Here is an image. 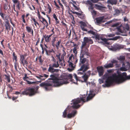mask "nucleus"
Masks as SVG:
<instances>
[{
  "label": "nucleus",
  "instance_id": "31",
  "mask_svg": "<svg viewBox=\"0 0 130 130\" xmlns=\"http://www.w3.org/2000/svg\"><path fill=\"white\" fill-rule=\"evenodd\" d=\"M72 2H70V4H71L73 5V7L75 8L74 9L77 10H79V8H78L77 6L75 5L76 4V3L74 1H72Z\"/></svg>",
  "mask_w": 130,
  "mask_h": 130
},
{
  "label": "nucleus",
  "instance_id": "28",
  "mask_svg": "<svg viewBox=\"0 0 130 130\" xmlns=\"http://www.w3.org/2000/svg\"><path fill=\"white\" fill-rule=\"evenodd\" d=\"M107 2V3L111 4L112 5H116L117 3V0H108Z\"/></svg>",
  "mask_w": 130,
  "mask_h": 130
},
{
  "label": "nucleus",
  "instance_id": "40",
  "mask_svg": "<svg viewBox=\"0 0 130 130\" xmlns=\"http://www.w3.org/2000/svg\"><path fill=\"white\" fill-rule=\"evenodd\" d=\"M38 59L39 60V62L41 64H42L43 62V60H42V56L41 55L40 56L38 57Z\"/></svg>",
  "mask_w": 130,
  "mask_h": 130
},
{
  "label": "nucleus",
  "instance_id": "45",
  "mask_svg": "<svg viewBox=\"0 0 130 130\" xmlns=\"http://www.w3.org/2000/svg\"><path fill=\"white\" fill-rule=\"evenodd\" d=\"M91 12L93 15H95L96 13V12L94 10H91Z\"/></svg>",
  "mask_w": 130,
  "mask_h": 130
},
{
  "label": "nucleus",
  "instance_id": "11",
  "mask_svg": "<svg viewBox=\"0 0 130 130\" xmlns=\"http://www.w3.org/2000/svg\"><path fill=\"white\" fill-rule=\"evenodd\" d=\"M111 63H109L108 64H105L104 67L106 68H112L114 67V64H117V63L118 62L117 60L113 59L111 61Z\"/></svg>",
  "mask_w": 130,
  "mask_h": 130
},
{
  "label": "nucleus",
  "instance_id": "33",
  "mask_svg": "<svg viewBox=\"0 0 130 130\" xmlns=\"http://www.w3.org/2000/svg\"><path fill=\"white\" fill-rule=\"evenodd\" d=\"M31 19H32V20H33V22H34V24H35V25L36 26V27H37V25H38V26H39V27H40V25L38 23L37 21H36V20L35 19H34V18H31Z\"/></svg>",
  "mask_w": 130,
  "mask_h": 130
},
{
  "label": "nucleus",
  "instance_id": "61",
  "mask_svg": "<svg viewBox=\"0 0 130 130\" xmlns=\"http://www.w3.org/2000/svg\"><path fill=\"white\" fill-rule=\"evenodd\" d=\"M93 3H96L99 1V0H90Z\"/></svg>",
  "mask_w": 130,
  "mask_h": 130
},
{
  "label": "nucleus",
  "instance_id": "29",
  "mask_svg": "<svg viewBox=\"0 0 130 130\" xmlns=\"http://www.w3.org/2000/svg\"><path fill=\"white\" fill-rule=\"evenodd\" d=\"M12 60L13 61L14 60H15L14 62H17V55L15 54V53L14 52H13L12 53Z\"/></svg>",
  "mask_w": 130,
  "mask_h": 130
},
{
  "label": "nucleus",
  "instance_id": "3",
  "mask_svg": "<svg viewBox=\"0 0 130 130\" xmlns=\"http://www.w3.org/2000/svg\"><path fill=\"white\" fill-rule=\"evenodd\" d=\"M86 58L84 57L83 55H80L78 64L80 68L77 71L78 74L83 75L84 73L90 68L89 64Z\"/></svg>",
  "mask_w": 130,
  "mask_h": 130
},
{
  "label": "nucleus",
  "instance_id": "35",
  "mask_svg": "<svg viewBox=\"0 0 130 130\" xmlns=\"http://www.w3.org/2000/svg\"><path fill=\"white\" fill-rule=\"evenodd\" d=\"M53 18L55 19V20L56 21V24H59V21L58 20L56 15L54 13L53 14Z\"/></svg>",
  "mask_w": 130,
  "mask_h": 130
},
{
  "label": "nucleus",
  "instance_id": "37",
  "mask_svg": "<svg viewBox=\"0 0 130 130\" xmlns=\"http://www.w3.org/2000/svg\"><path fill=\"white\" fill-rule=\"evenodd\" d=\"M108 40H109V39H107L105 38H103V37H102V38L101 39V40L104 42L105 43L107 44H109V43L107 42V41Z\"/></svg>",
  "mask_w": 130,
  "mask_h": 130
},
{
  "label": "nucleus",
  "instance_id": "13",
  "mask_svg": "<svg viewBox=\"0 0 130 130\" xmlns=\"http://www.w3.org/2000/svg\"><path fill=\"white\" fill-rule=\"evenodd\" d=\"M37 15L39 19L40 20L41 19L42 20V21L40 20V21L42 23H43V22H45L46 23L45 26H46V28L47 29L48 26V22L44 18H43L42 16H41L40 12H39L38 9L37 10Z\"/></svg>",
  "mask_w": 130,
  "mask_h": 130
},
{
  "label": "nucleus",
  "instance_id": "41",
  "mask_svg": "<svg viewBox=\"0 0 130 130\" xmlns=\"http://www.w3.org/2000/svg\"><path fill=\"white\" fill-rule=\"evenodd\" d=\"M8 3H5L4 4L3 8L5 10H6L8 9Z\"/></svg>",
  "mask_w": 130,
  "mask_h": 130
},
{
  "label": "nucleus",
  "instance_id": "18",
  "mask_svg": "<svg viewBox=\"0 0 130 130\" xmlns=\"http://www.w3.org/2000/svg\"><path fill=\"white\" fill-rule=\"evenodd\" d=\"M80 27L82 30L84 31H87V30L85 28V27L87 26L86 23L83 21H81L80 22Z\"/></svg>",
  "mask_w": 130,
  "mask_h": 130
},
{
  "label": "nucleus",
  "instance_id": "39",
  "mask_svg": "<svg viewBox=\"0 0 130 130\" xmlns=\"http://www.w3.org/2000/svg\"><path fill=\"white\" fill-rule=\"evenodd\" d=\"M0 15L2 17V18L4 20H5V18L4 16L5 15V14L3 13L1 9H0Z\"/></svg>",
  "mask_w": 130,
  "mask_h": 130
},
{
  "label": "nucleus",
  "instance_id": "59",
  "mask_svg": "<svg viewBox=\"0 0 130 130\" xmlns=\"http://www.w3.org/2000/svg\"><path fill=\"white\" fill-rule=\"evenodd\" d=\"M60 53H59L58 54H56V57L57 58L59 59H60Z\"/></svg>",
  "mask_w": 130,
  "mask_h": 130
},
{
  "label": "nucleus",
  "instance_id": "23",
  "mask_svg": "<svg viewBox=\"0 0 130 130\" xmlns=\"http://www.w3.org/2000/svg\"><path fill=\"white\" fill-rule=\"evenodd\" d=\"M26 29L27 32L28 33L31 32V34L33 36L34 31L33 29L31 27L28 26L26 27Z\"/></svg>",
  "mask_w": 130,
  "mask_h": 130
},
{
  "label": "nucleus",
  "instance_id": "55",
  "mask_svg": "<svg viewBox=\"0 0 130 130\" xmlns=\"http://www.w3.org/2000/svg\"><path fill=\"white\" fill-rule=\"evenodd\" d=\"M52 53L51 51H50V50H48L47 51V52L46 53V54L47 55H50L51 53Z\"/></svg>",
  "mask_w": 130,
  "mask_h": 130
},
{
  "label": "nucleus",
  "instance_id": "25",
  "mask_svg": "<svg viewBox=\"0 0 130 130\" xmlns=\"http://www.w3.org/2000/svg\"><path fill=\"white\" fill-rule=\"evenodd\" d=\"M87 2L88 4L90 5L88 7L89 10H93L94 8V7H93V4L91 3V1H87Z\"/></svg>",
  "mask_w": 130,
  "mask_h": 130
},
{
  "label": "nucleus",
  "instance_id": "57",
  "mask_svg": "<svg viewBox=\"0 0 130 130\" xmlns=\"http://www.w3.org/2000/svg\"><path fill=\"white\" fill-rule=\"evenodd\" d=\"M99 83L100 84H102L104 83V81L103 80L101 79H100L99 80Z\"/></svg>",
  "mask_w": 130,
  "mask_h": 130
},
{
  "label": "nucleus",
  "instance_id": "15",
  "mask_svg": "<svg viewBox=\"0 0 130 130\" xmlns=\"http://www.w3.org/2000/svg\"><path fill=\"white\" fill-rule=\"evenodd\" d=\"M95 6L96 9L102 11H104L105 10V9H107L106 7L102 6L97 4H95Z\"/></svg>",
  "mask_w": 130,
  "mask_h": 130
},
{
  "label": "nucleus",
  "instance_id": "46",
  "mask_svg": "<svg viewBox=\"0 0 130 130\" xmlns=\"http://www.w3.org/2000/svg\"><path fill=\"white\" fill-rule=\"evenodd\" d=\"M119 59L121 61H124L125 59V57L124 56H120L119 58Z\"/></svg>",
  "mask_w": 130,
  "mask_h": 130
},
{
  "label": "nucleus",
  "instance_id": "49",
  "mask_svg": "<svg viewBox=\"0 0 130 130\" xmlns=\"http://www.w3.org/2000/svg\"><path fill=\"white\" fill-rule=\"evenodd\" d=\"M115 12L116 14H119L120 13V10L118 9H116L115 11Z\"/></svg>",
  "mask_w": 130,
  "mask_h": 130
},
{
  "label": "nucleus",
  "instance_id": "19",
  "mask_svg": "<svg viewBox=\"0 0 130 130\" xmlns=\"http://www.w3.org/2000/svg\"><path fill=\"white\" fill-rule=\"evenodd\" d=\"M70 12L73 13L74 14H76L78 15L79 16V17L80 19H82L84 18V14H82L83 12H82L81 13H80L77 12L72 11V10H70Z\"/></svg>",
  "mask_w": 130,
  "mask_h": 130
},
{
  "label": "nucleus",
  "instance_id": "54",
  "mask_svg": "<svg viewBox=\"0 0 130 130\" xmlns=\"http://www.w3.org/2000/svg\"><path fill=\"white\" fill-rule=\"evenodd\" d=\"M51 57L52 58V61L54 62H56L57 61H56V59L55 58L54 56L52 55L51 56Z\"/></svg>",
  "mask_w": 130,
  "mask_h": 130
},
{
  "label": "nucleus",
  "instance_id": "52",
  "mask_svg": "<svg viewBox=\"0 0 130 130\" xmlns=\"http://www.w3.org/2000/svg\"><path fill=\"white\" fill-rule=\"evenodd\" d=\"M67 7H68V10L69 11H68V13H69V14L70 15H71L73 17V15H72V14L71 13H70V12L69 11L70 10H70H70V7H69V6H68Z\"/></svg>",
  "mask_w": 130,
  "mask_h": 130
},
{
  "label": "nucleus",
  "instance_id": "34",
  "mask_svg": "<svg viewBox=\"0 0 130 130\" xmlns=\"http://www.w3.org/2000/svg\"><path fill=\"white\" fill-rule=\"evenodd\" d=\"M93 38H96V39H98L99 40H101L102 37H100V35L98 34H95V35L93 37Z\"/></svg>",
  "mask_w": 130,
  "mask_h": 130
},
{
  "label": "nucleus",
  "instance_id": "9",
  "mask_svg": "<svg viewBox=\"0 0 130 130\" xmlns=\"http://www.w3.org/2000/svg\"><path fill=\"white\" fill-rule=\"evenodd\" d=\"M56 37H53L51 42V45L54 47H56L57 49H58L61 42L60 40L59 41L56 43V44H55V42L56 41Z\"/></svg>",
  "mask_w": 130,
  "mask_h": 130
},
{
  "label": "nucleus",
  "instance_id": "4",
  "mask_svg": "<svg viewBox=\"0 0 130 130\" xmlns=\"http://www.w3.org/2000/svg\"><path fill=\"white\" fill-rule=\"evenodd\" d=\"M86 96V95L85 94L83 95H82V98L72 100V102H73L71 103V104L72 105L71 107L74 109H77L79 108L84 102H86V101H85Z\"/></svg>",
  "mask_w": 130,
  "mask_h": 130
},
{
  "label": "nucleus",
  "instance_id": "20",
  "mask_svg": "<svg viewBox=\"0 0 130 130\" xmlns=\"http://www.w3.org/2000/svg\"><path fill=\"white\" fill-rule=\"evenodd\" d=\"M68 62L69 63V67L71 68H68V70L70 71H72L74 69V67L73 66V64L69 61H68Z\"/></svg>",
  "mask_w": 130,
  "mask_h": 130
},
{
  "label": "nucleus",
  "instance_id": "64",
  "mask_svg": "<svg viewBox=\"0 0 130 130\" xmlns=\"http://www.w3.org/2000/svg\"><path fill=\"white\" fill-rule=\"evenodd\" d=\"M74 77L76 79V80L77 81L78 80H79V77L77 76V75L76 74H75L74 75Z\"/></svg>",
  "mask_w": 130,
  "mask_h": 130
},
{
  "label": "nucleus",
  "instance_id": "51",
  "mask_svg": "<svg viewBox=\"0 0 130 130\" xmlns=\"http://www.w3.org/2000/svg\"><path fill=\"white\" fill-rule=\"evenodd\" d=\"M120 70L122 71H125L127 70V69L126 68L123 67H121L120 68Z\"/></svg>",
  "mask_w": 130,
  "mask_h": 130
},
{
  "label": "nucleus",
  "instance_id": "24",
  "mask_svg": "<svg viewBox=\"0 0 130 130\" xmlns=\"http://www.w3.org/2000/svg\"><path fill=\"white\" fill-rule=\"evenodd\" d=\"M120 46L118 44H115L113 46L111 47V50L113 51H116L117 50L120 48Z\"/></svg>",
  "mask_w": 130,
  "mask_h": 130
},
{
  "label": "nucleus",
  "instance_id": "26",
  "mask_svg": "<svg viewBox=\"0 0 130 130\" xmlns=\"http://www.w3.org/2000/svg\"><path fill=\"white\" fill-rule=\"evenodd\" d=\"M5 29L7 30L8 29H10L11 28V26L8 21H6L5 22Z\"/></svg>",
  "mask_w": 130,
  "mask_h": 130
},
{
  "label": "nucleus",
  "instance_id": "48",
  "mask_svg": "<svg viewBox=\"0 0 130 130\" xmlns=\"http://www.w3.org/2000/svg\"><path fill=\"white\" fill-rule=\"evenodd\" d=\"M65 62L64 60H63L61 62L60 65L61 66H65L66 65V64L64 63Z\"/></svg>",
  "mask_w": 130,
  "mask_h": 130
},
{
  "label": "nucleus",
  "instance_id": "12",
  "mask_svg": "<svg viewBox=\"0 0 130 130\" xmlns=\"http://www.w3.org/2000/svg\"><path fill=\"white\" fill-rule=\"evenodd\" d=\"M84 74L82 76V77L83 79L84 82H86L89 77L91 74L90 71H88L86 73H84Z\"/></svg>",
  "mask_w": 130,
  "mask_h": 130
},
{
  "label": "nucleus",
  "instance_id": "62",
  "mask_svg": "<svg viewBox=\"0 0 130 130\" xmlns=\"http://www.w3.org/2000/svg\"><path fill=\"white\" fill-rule=\"evenodd\" d=\"M119 25V24L118 23H116V24H113L112 26V27H115Z\"/></svg>",
  "mask_w": 130,
  "mask_h": 130
},
{
  "label": "nucleus",
  "instance_id": "47",
  "mask_svg": "<svg viewBox=\"0 0 130 130\" xmlns=\"http://www.w3.org/2000/svg\"><path fill=\"white\" fill-rule=\"evenodd\" d=\"M77 47H74L73 50V52L75 54H76L77 53V51H76V50L77 49Z\"/></svg>",
  "mask_w": 130,
  "mask_h": 130
},
{
  "label": "nucleus",
  "instance_id": "6",
  "mask_svg": "<svg viewBox=\"0 0 130 130\" xmlns=\"http://www.w3.org/2000/svg\"><path fill=\"white\" fill-rule=\"evenodd\" d=\"M36 93V91L34 89L29 87L25 89L21 94L23 95H29V96H31L35 95Z\"/></svg>",
  "mask_w": 130,
  "mask_h": 130
},
{
  "label": "nucleus",
  "instance_id": "63",
  "mask_svg": "<svg viewBox=\"0 0 130 130\" xmlns=\"http://www.w3.org/2000/svg\"><path fill=\"white\" fill-rule=\"evenodd\" d=\"M27 74H25V76L23 78V79L24 80H25L27 78H28V77H27Z\"/></svg>",
  "mask_w": 130,
  "mask_h": 130
},
{
  "label": "nucleus",
  "instance_id": "8",
  "mask_svg": "<svg viewBox=\"0 0 130 130\" xmlns=\"http://www.w3.org/2000/svg\"><path fill=\"white\" fill-rule=\"evenodd\" d=\"M89 46V45L87 46H83V45H82L81 47V54L79 55V58H80V56L81 55H83L84 57V55H85L88 56L89 55V53H88V49Z\"/></svg>",
  "mask_w": 130,
  "mask_h": 130
},
{
  "label": "nucleus",
  "instance_id": "21",
  "mask_svg": "<svg viewBox=\"0 0 130 130\" xmlns=\"http://www.w3.org/2000/svg\"><path fill=\"white\" fill-rule=\"evenodd\" d=\"M44 76L46 77H47L48 76V75H46V74H44L42 75H39L38 76H37L36 77L37 78L40 79L41 80V81L39 82H41L42 81L44 80V79L42 78Z\"/></svg>",
  "mask_w": 130,
  "mask_h": 130
},
{
  "label": "nucleus",
  "instance_id": "17",
  "mask_svg": "<svg viewBox=\"0 0 130 130\" xmlns=\"http://www.w3.org/2000/svg\"><path fill=\"white\" fill-rule=\"evenodd\" d=\"M97 69L99 76L102 75L104 72L103 67L102 66L98 67H97Z\"/></svg>",
  "mask_w": 130,
  "mask_h": 130
},
{
  "label": "nucleus",
  "instance_id": "56",
  "mask_svg": "<svg viewBox=\"0 0 130 130\" xmlns=\"http://www.w3.org/2000/svg\"><path fill=\"white\" fill-rule=\"evenodd\" d=\"M13 3L14 4H18V3H20L19 1L18 0H14L13 1Z\"/></svg>",
  "mask_w": 130,
  "mask_h": 130
},
{
  "label": "nucleus",
  "instance_id": "58",
  "mask_svg": "<svg viewBox=\"0 0 130 130\" xmlns=\"http://www.w3.org/2000/svg\"><path fill=\"white\" fill-rule=\"evenodd\" d=\"M26 81H27V83L28 84H33L35 83V82H30V81L27 80H26Z\"/></svg>",
  "mask_w": 130,
  "mask_h": 130
},
{
  "label": "nucleus",
  "instance_id": "30",
  "mask_svg": "<svg viewBox=\"0 0 130 130\" xmlns=\"http://www.w3.org/2000/svg\"><path fill=\"white\" fill-rule=\"evenodd\" d=\"M20 60L21 61V64H24V61L25 60V58L23 55H20Z\"/></svg>",
  "mask_w": 130,
  "mask_h": 130
},
{
  "label": "nucleus",
  "instance_id": "5",
  "mask_svg": "<svg viewBox=\"0 0 130 130\" xmlns=\"http://www.w3.org/2000/svg\"><path fill=\"white\" fill-rule=\"evenodd\" d=\"M39 85L41 87L44 88L46 90H50L51 89V87L54 86L55 87H58L59 86H56L55 85V83L53 81H50L45 82L41 83Z\"/></svg>",
  "mask_w": 130,
  "mask_h": 130
},
{
  "label": "nucleus",
  "instance_id": "27",
  "mask_svg": "<svg viewBox=\"0 0 130 130\" xmlns=\"http://www.w3.org/2000/svg\"><path fill=\"white\" fill-rule=\"evenodd\" d=\"M104 17H100L96 18L95 20L96 22L100 24L101 23L104 19Z\"/></svg>",
  "mask_w": 130,
  "mask_h": 130
},
{
  "label": "nucleus",
  "instance_id": "53",
  "mask_svg": "<svg viewBox=\"0 0 130 130\" xmlns=\"http://www.w3.org/2000/svg\"><path fill=\"white\" fill-rule=\"evenodd\" d=\"M54 5H55V6L58 9H59L60 8V7L59 6V5L57 4L56 2L55 1H54Z\"/></svg>",
  "mask_w": 130,
  "mask_h": 130
},
{
  "label": "nucleus",
  "instance_id": "43",
  "mask_svg": "<svg viewBox=\"0 0 130 130\" xmlns=\"http://www.w3.org/2000/svg\"><path fill=\"white\" fill-rule=\"evenodd\" d=\"M120 38L119 36H116L112 38H110L109 39V40H116Z\"/></svg>",
  "mask_w": 130,
  "mask_h": 130
},
{
  "label": "nucleus",
  "instance_id": "7",
  "mask_svg": "<svg viewBox=\"0 0 130 130\" xmlns=\"http://www.w3.org/2000/svg\"><path fill=\"white\" fill-rule=\"evenodd\" d=\"M59 66V64L58 61L56 62H54L52 65L50 64H49V67L48 69V71L51 73H53L55 72H58L59 71V69H54V68H57Z\"/></svg>",
  "mask_w": 130,
  "mask_h": 130
},
{
  "label": "nucleus",
  "instance_id": "10",
  "mask_svg": "<svg viewBox=\"0 0 130 130\" xmlns=\"http://www.w3.org/2000/svg\"><path fill=\"white\" fill-rule=\"evenodd\" d=\"M93 43V41L90 37H84L83 39V41L82 42V44L83 46L88 45L87 43L89 44H92Z\"/></svg>",
  "mask_w": 130,
  "mask_h": 130
},
{
  "label": "nucleus",
  "instance_id": "38",
  "mask_svg": "<svg viewBox=\"0 0 130 130\" xmlns=\"http://www.w3.org/2000/svg\"><path fill=\"white\" fill-rule=\"evenodd\" d=\"M67 109H65L63 112V117L64 118H66L67 115Z\"/></svg>",
  "mask_w": 130,
  "mask_h": 130
},
{
  "label": "nucleus",
  "instance_id": "32",
  "mask_svg": "<svg viewBox=\"0 0 130 130\" xmlns=\"http://www.w3.org/2000/svg\"><path fill=\"white\" fill-rule=\"evenodd\" d=\"M4 76V77L5 79L6 80L8 83H10V76L5 75Z\"/></svg>",
  "mask_w": 130,
  "mask_h": 130
},
{
  "label": "nucleus",
  "instance_id": "42",
  "mask_svg": "<svg viewBox=\"0 0 130 130\" xmlns=\"http://www.w3.org/2000/svg\"><path fill=\"white\" fill-rule=\"evenodd\" d=\"M19 65L18 63L17 62H14V67L16 71H18L17 66Z\"/></svg>",
  "mask_w": 130,
  "mask_h": 130
},
{
  "label": "nucleus",
  "instance_id": "16",
  "mask_svg": "<svg viewBox=\"0 0 130 130\" xmlns=\"http://www.w3.org/2000/svg\"><path fill=\"white\" fill-rule=\"evenodd\" d=\"M77 111L76 110H73L71 113H69L67 115V118H71L74 117L77 114Z\"/></svg>",
  "mask_w": 130,
  "mask_h": 130
},
{
  "label": "nucleus",
  "instance_id": "36",
  "mask_svg": "<svg viewBox=\"0 0 130 130\" xmlns=\"http://www.w3.org/2000/svg\"><path fill=\"white\" fill-rule=\"evenodd\" d=\"M89 34H91L94 35V36L97 34V32L93 31L92 30H90L87 31Z\"/></svg>",
  "mask_w": 130,
  "mask_h": 130
},
{
  "label": "nucleus",
  "instance_id": "22",
  "mask_svg": "<svg viewBox=\"0 0 130 130\" xmlns=\"http://www.w3.org/2000/svg\"><path fill=\"white\" fill-rule=\"evenodd\" d=\"M43 37L45 38V41L46 42L49 43L50 42L51 39L50 36L43 35Z\"/></svg>",
  "mask_w": 130,
  "mask_h": 130
},
{
  "label": "nucleus",
  "instance_id": "2",
  "mask_svg": "<svg viewBox=\"0 0 130 130\" xmlns=\"http://www.w3.org/2000/svg\"><path fill=\"white\" fill-rule=\"evenodd\" d=\"M52 73L53 74L50 76L51 78L49 79L54 82L55 86H60L63 84L68 83H69L68 81L69 79H70L72 82H73L72 76L71 74L64 76L62 79H58L57 78L58 76L57 73Z\"/></svg>",
  "mask_w": 130,
  "mask_h": 130
},
{
  "label": "nucleus",
  "instance_id": "14",
  "mask_svg": "<svg viewBox=\"0 0 130 130\" xmlns=\"http://www.w3.org/2000/svg\"><path fill=\"white\" fill-rule=\"evenodd\" d=\"M95 95V94L94 92L92 91H90L86 99V101H88L91 99Z\"/></svg>",
  "mask_w": 130,
  "mask_h": 130
},
{
  "label": "nucleus",
  "instance_id": "60",
  "mask_svg": "<svg viewBox=\"0 0 130 130\" xmlns=\"http://www.w3.org/2000/svg\"><path fill=\"white\" fill-rule=\"evenodd\" d=\"M20 3H18V4H17V6H16L19 9V10L20 9V7H21L20 6Z\"/></svg>",
  "mask_w": 130,
  "mask_h": 130
},
{
  "label": "nucleus",
  "instance_id": "50",
  "mask_svg": "<svg viewBox=\"0 0 130 130\" xmlns=\"http://www.w3.org/2000/svg\"><path fill=\"white\" fill-rule=\"evenodd\" d=\"M24 64H22V65H23V66H25V64L26 66H27V65H28V62H27V60H25L24 61Z\"/></svg>",
  "mask_w": 130,
  "mask_h": 130
},
{
  "label": "nucleus",
  "instance_id": "1",
  "mask_svg": "<svg viewBox=\"0 0 130 130\" xmlns=\"http://www.w3.org/2000/svg\"><path fill=\"white\" fill-rule=\"evenodd\" d=\"M129 79H130V75L127 76L126 72H123L122 74L118 75L114 74L112 76L108 77L105 81V84L102 85V86L104 87H109L112 85L114 82L120 83Z\"/></svg>",
  "mask_w": 130,
  "mask_h": 130
},
{
  "label": "nucleus",
  "instance_id": "44",
  "mask_svg": "<svg viewBox=\"0 0 130 130\" xmlns=\"http://www.w3.org/2000/svg\"><path fill=\"white\" fill-rule=\"evenodd\" d=\"M47 7H48V9H49V11H48V13H50L52 11V8H51V6H50V5H49V4H47Z\"/></svg>",
  "mask_w": 130,
  "mask_h": 130
}]
</instances>
